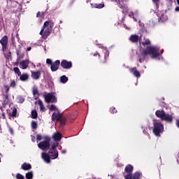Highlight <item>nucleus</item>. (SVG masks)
<instances>
[{
  "label": "nucleus",
  "instance_id": "24",
  "mask_svg": "<svg viewBox=\"0 0 179 179\" xmlns=\"http://www.w3.org/2000/svg\"><path fill=\"white\" fill-rule=\"evenodd\" d=\"M52 121H58L59 120V113H54L52 115Z\"/></svg>",
  "mask_w": 179,
  "mask_h": 179
},
{
  "label": "nucleus",
  "instance_id": "49",
  "mask_svg": "<svg viewBox=\"0 0 179 179\" xmlns=\"http://www.w3.org/2000/svg\"><path fill=\"white\" fill-rule=\"evenodd\" d=\"M175 12H177V13H179V6H176L175 8Z\"/></svg>",
  "mask_w": 179,
  "mask_h": 179
},
{
  "label": "nucleus",
  "instance_id": "45",
  "mask_svg": "<svg viewBox=\"0 0 179 179\" xmlns=\"http://www.w3.org/2000/svg\"><path fill=\"white\" fill-rule=\"evenodd\" d=\"M46 64H48V65H52V60H51L50 59H47Z\"/></svg>",
  "mask_w": 179,
  "mask_h": 179
},
{
  "label": "nucleus",
  "instance_id": "13",
  "mask_svg": "<svg viewBox=\"0 0 179 179\" xmlns=\"http://www.w3.org/2000/svg\"><path fill=\"white\" fill-rule=\"evenodd\" d=\"M141 39V36L136 34H131L129 37V41L131 43H138L139 40Z\"/></svg>",
  "mask_w": 179,
  "mask_h": 179
},
{
  "label": "nucleus",
  "instance_id": "35",
  "mask_svg": "<svg viewBox=\"0 0 179 179\" xmlns=\"http://www.w3.org/2000/svg\"><path fill=\"white\" fill-rule=\"evenodd\" d=\"M95 8L102 9V8H104V3L95 4Z\"/></svg>",
  "mask_w": 179,
  "mask_h": 179
},
{
  "label": "nucleus",
  "instance_id": "21",
  "mask_svg": "<svg viewBox=\"0 0 179 179\" xmlns=\"http://www.w3.org/2000/svg\"><path fill=\"white\" fill-rule=\"evenodd\" d=\"M20 79L22 82H24V81L27 80V79H29V75H27V73H23L22 75L20 74Z\"/></svg>",
  "mask_w": 179,
  "mask_h": 179
},
{
  "label": "nucleus",
  "instance_id": "11",
  "mask_svg": "<svg viewBox=\"0 0 179 179\" xmlns=\"http://www.w3.org/2000/svg\"><path fill=\"white\" fill-rule=\"evenodd\" d=\"M31 76L34 80H38V79H40V77L41 76V71H31Z\"/></svg>",
  "mask_w": 179,
  "mask_h": 179
},
{
  "label": "nucleus",
  "instance_id": "44",
  "mask_svg": "<svg viewBox=\"0 0 179 179\" xmlns=\"http://www.w3.org/2000/svg\"><path fill=\"white\" fill-rule=\"evenodd\" d=\"M17 100L19 103H23L24 101V99H23L22 96H18Z\"/></svg>",
  "mask_w": 179,
  "mask_h": 179
},
{
  "label": "nucleus",
  "instance_id": "34",
  "mask_svg": "<svg viewBox=\"0 0 179 179\" xmlns=\"http://www.w3.org/2000/svg\"><path fill=\"white\" fill-rule=\"evenodd\" d=\"M16 179H24V176L20 173H17L15 176Z\"/></svg>",
  "mask_w": 179,
  "mask_h": 179
},
{
  "label": "nucleus",
  "instance_id": "32",
  "mask_svg": "<svg viewBox=\"0 0 179 179\" xmlns=\"http://www.w3.org/2000/svg\"><path fill=\"white\" fill-rule=\"evenodd\" d=\"M4 52V55L6 58H8V59L12 58V52H10V51L8 52L7 53H6V52Z\"/></svg>",
  "mask_w": 179,
  "mask_h": 179
},
{
  "label": "nucleus",
  "instance_id": "3",
  "mask_svg": "<svg viewBox=\"0 0 179 179\" xmlns=\"http://www.w3.org/2000/svg\"><path fill=\"white\" fill-rule=\"evenodd\" d=\"M52 27H54V23L51 21H46L40 31L41 36H42L43 38H47V37L51 34Z\"/></svg>",
  "mask_w": 179,
  "mask_h": 179
},
{
  "label": "nucleus",
  "instance_id": "54",
  "mask_svg": "<svg viewBox=\"0 0 179 179\" xmlns=\"http://www.w3.org/2000/svg\"><path fill=\"white\" fill-rule=\"evenodd\" d=\"M168 1H169V2H172L173 1V0H168ZM176 2L178 3V5L179 6V0H176Z\"/></svg>",
  "mask_w": 179,
  "mask_h": 179
},
{
  "label": "nucleus",
  "instance_id": "39",
  "mask_svg": "<svg viewBox=\"0 0 179 179\" xmlns=\"http://www.w3.org/2000/svg\"><path fill=\"white\" fill-rule=\"evenodd\" d=\"M10 86V87H16V81L12 80Z\"/></svg>",
  "mask_w": 179,
  "mask_h": 179
},
{
  "label": "nucleus",
  "instance_id": "23",
  "mask_svg": "<svg viewBox=\"0 0 179 179\" xmlns=\"http://www.w3.org/2000/svg\"><path fill=\"white\" fill-rule=\"evenodd\" d=\"M141 129L143 130V134L144 135H149V132H148V126L146 125H143L141 126Z\"/></svg>",
  "mask_w": 179,
  "mask_h": 179
},
{
  "label": "nucleus",
  "instance_id": "42",
  "mask_svg": "<svg viewBox=\"0 0 179 179\" xmlns=\"http://www.w3.org/2000/svg\"><path fill=\"white\" fill-rule=\"evenodd\" d=\"M152 2L156 4V8H159V3H160V0H152Z\"/></svg>",
  "mask_w": 179,
  "mask_h": 179
},
{
  "label": "nucleus",
  "instance_id": "38",
  "mask_svg": "<svg viewBox=\"0 0 179 179\" xmlns=\"http://www.w3.org/2000/svg\"><path fill=\"white\" fill-rule=\"evenodd\" d=\"M16 114H17V110L16 108L13 109L11 113L12 117H16Z\"/></svg>",
  "mask_w": 179,
  "mask_h": 179
},
{
  "label": "nucleus",
  "instance_id": "19",
  "mask_svg": "<svg viewBox=\"0 0 179 179\" xmlns=\"http://www.w3.org/2000/svg\"><path fill=\"white\" fill-rule=\"evenodd\" d=\"M142 178V173L137 171L133 174L132 179H141Z\"/></svg>",
  "mask_w": 179,
  "mask_h": 179
},
{
  "label": "nucleus",
  "instance_id": "36",
  "mask_svg": "<svg viewBox=\"0 0 179 179\" xmlns=\"http://www.w3.org/2000/svg\"><path fill=\"white\" fill-rule=\"evenodd\" d=\"M167 19V16L162 15L160 17H159V20H161L162 22H166V20Z\"/></svg>",
  "mask_w": 179,
  "mask_h": 179
},
{
  "label": "nucleus",
  "instance_id": "20",
  "mask_svg": "<svg viewBox=\"0 0 179 179\" xmlns=\"http://www.w3.org/2000/svg\"><path fill=\"white\" fill-rule=\"evenodd\" d=\"M133 170H134V166H132V165H127L125 167L124 171L126 173H132Z\"/></svg>",
  "mask_w": 179,
  "mask_h": 179
},
{
  "label": "nucleus",
  "instance_id": "10",
  "mask_svg": "<svg viewBox=\"0 0 179 179\" xmlns=\"http://www.w3.org/2000/svg\"><path fill=\"white\" fill-rule=\"evenodd\" d=\"M29 64H30L29 59H26L20 63L19 67L21 69H27L29 68Z\"/></svg>",
  "mask_w": 179,
  "mask_h": 179
},
{
  "label": "nucleus",
  "instance_id": "8",
  "mask_svg": "<svg viewBox=\"0 0 179 179\" xmlns=\"http://www.w3.org/2000/svg\"><path fill=\"white\" fill-rule=\"evenodd\" d=\"M61 66L64 69H71V68H72V62H68L64 59L61 62Z\"/></svg>",
  "mask_w": 179,
  "mask_h": 179
},
{
  "label": "nucleus",
  "instance_id": "51",
  "mask_svg": "<svg viewBox=\"0 0 179 179\" xmlns=\"http://www.w3.org/2000/svg\"><path fill=\"white\" fill-rule=\"evenodd\" d=\"M5 87H6V92H9V86L6 85Z\"/></svg>",
  "mask_w": 179,
  "mask_h": 179
},
{
  "label": "nucleus",
  "instance_id": "1",
  "mask_svg": "<svg viewBox=\"0 0 179 179\" xmlns=\"http://www.w3.org/2000/svg\"><path fill=\"white\" fill-rule=\"evenodd\" d=\"M147 55H150L152 59H155V61L163 59V57L160 55V46L159 45L149 46L143 50L140 55L139 62H143Z\"/></svg>",
  "mask_w": 179,
  "mask_h": 179
},
{
  "label": "nucleus",
  "instance_id": "48",
  "mask_svg": "<svg viewBox=\"0 0 179 179\" xmlns=\"http://www.w3.org/2000/svg\"><path fill=\"white\" fill-rule=\"evenodd\" d=\"M42 15H43V13L41 14L40 12H38L37 14H36V17H40V16H41Z\"/></svg>",
  "mask_w": 179,
  "mask_h": 179
},
{
  "label": "nucleus",
  "instance_id": "37",
  "mask_svg": "<svg viewBox=\"0 0 179 179\" xmlns=\"http://www.w3.org/2000/svg\"><path fill=\"white\" fill-rule=\"evenodd\" d=\"M132 177H133L132 173H127V174L124 176L125 179H132Z\"/></svg>",
  "mask_w": 179,
  "mask_h": 179
},
{
  "label": "nucleus",
  "instance_id": "53",
  "mask_svg": "<svg viewBox=\"0 0 179 179\" xmlns=\"http://www.w3.org/2000/svg\"><path fill=\"white\" fill-rule=\"evenodd\" d=\"M96 55H99V57H100L99 52H96L95 53H94V57H96Z\"/></svg>",
  "mask_w": 179,
  "mask_h": 179
},
{
  "label": "nucleus",
  "instance_id": "12",
  "mask_svg": "<svg viewBox=\"0 0 179 179\" xmlns=\"http://www.w3.org/2000/svg\"><path fill=\"white\" fill-rule=\"evenodd\" d=\"M162 121H165L166 122L171 123L173 122V115L165 113Z\"/></svg>",
  "mask_w": 179,
  "mask_h": 179
},
{
  "label": "nucleus",
  "instance_id": "14",
  "mask_svg": "<svg viewBox=\"0 0 179 179\" xmlns=\"http://www.w3.org/2000/svg\"><path fill=\"white\" fill-rule=\"evenodd\" d=\"M129 72L134 75L136 78H139L141 76V73L136 69V67L130 68Z\"/></svg>",
  "mask_w": 179,
  "mask_h": 179
},
{
  "label": "nucleus",
  "instance_id": "28",
  "mask_svg": "<svg viewBox=\"0 0 179 179\" xmlns=\"http://www.w3.org/2000/svg\"><path fill=\"white\" fill-rule=\"evenodd\" d=\"M27 179H33V172H27L25 175Z\"/></svg>",
  "mask_w": 179,
  "mask_h": 179
},
{
  "label": "nucleus",
  "instance_id": "47",
  "mask_svg": "<svg viewBox=\"0 0 179 179\" xmlns=\"http://www.w3.org/2000/svg\"><path fill=\"white\" fill-rule=\"evenodd\" d=\"M110 110H112V113H113V114H115V113H117V109H115V108H114V107H112V108H110Z\"/></svg>",
  "mask_w": 179,
  "mask_h": 179
},
{
  "label": "nucleus",
  "instance_id": "46",
  "mask_svg": "<svg viewBox=\"0 0 179 179\" xmlns=\"http://www.w3.org/2000/svg\"><path fill=\"white\" fill-rule=\"evenodd\" d=\"M129 17H133V19H134V21L135 22H136V18H135V16H134V13H130L129 14Z\"/></svg>",
  "mask_w": 179,
  "mask_h": 179
},
{
  "label": "nucleus",
  "instance_id": "18",
  "mask_svg": "<svg viewBox=\"0 0 179 179\" xmlns=\"http://www.w3.org/2000/svg\"><path fill=\"white\" fill-rule=\"evenodd\" d=\"M99 48H101V50H103L105 54L104 57L105 58H107V57H108V55H110V52H108V50H107V48L99 45Z\"/></svg>",
  "mask_w": 179,
  "mask_h": 179
},
{
  "label": "nucleus",
  "instance_id": "4",
  "mask_svg": "<svg viewBox=\"0 0 179 179\" xmlns=\"http://www.w3.org/2000/svg\"><path fill=\"white\" fill-rule=\"evenodd\" d=\"M164 131V126L159 120H154L152 132L155 136H160L161 134H163Z\"/></svg>",
  "mask_w": 179,
  "mask_h": 179
},
{
  "label": "nucleus",
  "instance_id": "55",
  "mask_svg": "<svg viewBox=\"0 0 179 179\" xmlns=\"http://www.w3.org/2000/svg\"><path fill=\"white\" fill-rule=\"evenodd\" d=\"M31 47H28L27 48V51H31Z\"/></svg>",
  "mask_w": 179,
  "mask_h": 179
},
{
  "label": "nucleus",
  "instance_id": "30",
  "mask_svg": "<svg viewBox=\"0 0 179 179\" xmlns=\"http://www.w3.org/2000/svg\"><path fill=\"white\" fill-rule=\"evenodd\" d=\"M31 117H32V118H34V120H36V118H37V117H38L37 110L31 111Z\"/></svg>",
  "mask_w": 179,
  "mask_h": 179
},
{
  "label": "nucleus",
  "instance_id": "22",
  "mask_svg": "<svg viewBox=\"0 0 179 179\" xmlns=\"http://www.w3.org/2000/svg\"><path fill=\"white\" fill-rule=\"evenodd\" d=\"M38 104L40 107L41 111H45V107H44V104L43 103V101L41 100H38Z\"/></svg>",
  "mask_w": 179,
  "mask_h": 179
},
{
  "label": "nucleus",
  "instance_id": "15",
  "mask_svg": "<svg viewBox=\"0 0 179 179\" xmlns=\"http://www.w3.org/2000/svg\"><path fill=\"white\" fill-rule=\"evenodd\" d=\"M165 114L166 112H164L163 110H158L155 112L156 117H157V118H161L162 120H163Z\"/></svg>",
  "mask_w": 179,
  "mask_h": 179
},
{
  "label": "nucleus",
  "instance_id": "17",
  "mask_svg": "<svg viewBox=\"0 0 179 179\" xmlns=\"http://www.w3.org/2000/svg\"><path fill=\"white\" fill-rule=\"evenodd\" d=\"M21 169L22 170L24 171H27V170H30V169H31V165L30 164H27V163H24L21 165Z\"/></svg>",
  "mask_w": 179,
  "mask_h": 179
},
{
  "label": "nucleus",
  "instance_id": "9",
  "mask_svg": "<svg viewBox=\"0 0 179 179\" xmlns=\"http://www.w3.org/2000/svg\"><path fill=\"white\" fill-rule=\"evenodd\" d=\"M59 64H61V62L59 60H56L51 64L50 69L52 72H57V71H58V69L59 68Z\"/></svg>",
  "mask_w": 179,
  "mask_h": 179
},
{
  "label": "nucleus",
  "instance_id": "57",
  "mask_svg": "<svg viewBox=\"0 0 179 179\" xmlns=\"http://www.w3.org/2000/svg\"><path fill=\"white\" fill-rule=\"evenodd\" d=\"M34 68H36V64H34Z\"/></svg>",
  "mask_w": 179,
  "mask_h": 179
},
{
  "label": "nucleus",
  "instance_id": "29",
  "mask_svg": "<svg viewBox=\"0 0 179 179\" xmlns=\"http://www.w3.org/2000/svg\"><path fill=\"white\" fill-rule=\"evenodd\" d=\"M13 71H14L15 73H17V75H18V76H20V75H22L20 70L17 67H14Z\"/></svg>",
  "mask_w": 179,
  "mask_h": 179
},
{
  "label": "nucleus",
  "instance_id": "43",
  "mask_svg": "<svg viewBox=\"0 0 179 179\" xmlns=\"http://www.w3.org/2000/svg\"><path fill=\"white\" fill-rule=\"evenodd\" d=\"M17 55H18L17 59V62H19L20 59H22V58H23L24 55H19V52H17Z\"/></svg>",
  "mask_w": 179,
  "mask_h": 179
},
{
  "label": "nucleus",
  "instance_id": "40",
  "mask_svg": "<svg viewBox=\"0 0 179 179\" xmlns=\"http://www.w3.org/2000/svg\"><path fill=\"white\" fill-rule=\"evenodd\" d=\"M49 108L50 111H55L57 110V106H55V105H51Z\"/></svg>",
  "mask_w": 179,
  "mask_h": 179
},
{
  "label": "nucleus",
  "instance_id": "5",
  "mask_svg": "<svg viewBox=\"0 0 179 179\" xmlns=\"http://www.w3.org/2000/svg\"><path fill=\"white\" fill-rule=\"evenodd\" d=\"M43 141L38 144V148L41 149V150H45V149H50V142L51 141V138L48 136H43Z\"/></svg>",
  "mask_w": 179,
  "mask_h": 179
},
{
  "label": "nucleus",
  "instance_id": "58",
  "mask_svg": "<svg viewBox=\"0 0 179 179\" xmlns=\"http://www.w3.org/2000/svg\"><path fill=\"white\" fill-rule=\"evenodd\" d=\"M32 141H33V142H34V138H32Z\"/></svg>",
  "mask_w": 179,
  "mask_h": 179
},
{
  "label": "nucleus",
  "instance_id": "2",
  "mask_svg": "<svg viewBox=\"0 0 179 179\" xmlns=\"http://www.w3.org/2000/svg\"><path fill=\"white\" fill-rule=\"evenodd\" d=\"M58 145V143H53L48 154L45 152L41 153V157L45 163H50L51 159L55 160V159H58V150H57Z\"/></svg>",
  "mask_w": 179,
  "mask_h": 179
},
{
  "label": "nucleus",
  "instance_id": "52",
  "mask_svg": "<svg viewBox=\"0 0 179 179\" xmlns=\"http://www.w3.org/2000/svg\"><path fill=\"white\" fill-rule=\"evenodd\" d=\"M62 155H65V153H66V150H62Z\"/></svg>",
  "mask_w": 179,
  "mask_h": 179
},
{
  "label": "nucleus",
  "instance_id": "41",
  "mask_svg": "<svg viewBox=\"0 0 179 179\" xmlns=\"http://www.w3.org/2000/svg\"><path fill=\"white\" fill-rule=\"evenodd\" d=\"M43 138H44V136H41V134H37L36 136L37 141H42Z\"/></svg>",
  "mask_w": 179,
  "mask_h": 179
},
{
  "label": "nucleus",
  "instance_id": "56",
  "mask_svg": "<svg viewBox=\"0 0 179 179\" xmlns=\"http://www.w3.org/2000/svg\"><path fill=\"white\" fill-rule=\"evenodd\" d=\"M36 66L38 68V67H40V66H41V63H38L37 64H36Z\"/></svg>",
  "mask_w": 179,
  "mask_h": 179
},
{
  "label": "nucleus",
  "instance_id": "50",
  "mask_svg": "<svg viewBox=\"0 0 179 179\" xmlns=\"http://www.w3.org/2000/svg\"><path fill=\"white\" fill-rule=\"evenodd\" d=\"M9 132L11 135H13V129L9 128Z\"/></svg>",
  "mask_w": 179,
  "mask_h": 179
},
{
  "label": "nucleus",
  "instance_id": "26",
  "mask_svg": "<svg viewBox=\"0 0 179 179\" xmlns=\"http://www.w3.org/2000/svg\"><path fill=\"white\" fill-rule=\"evenodd\" d=\"M119 7L120 8V9H122V13H128V6L120 5Z\"/></svg>",
  "mask_w": 179,
  "mask_h": 179
},
{
  "label": "nucleus",
  "instance_id": "33",
  "mask_svg": "<svg viewBox=\"0 0 179 179\" xmlns=\"http://www.w3.org/2000/svg\"><path fill=\"white\" fill-rule=\"evenodd\" d=\"M31 126L32 129H37V122L36 121H32L31 123Z\"/></svg>",
  "mask_w": 179,
  "mask_h": 179
},
{
  "label": "nucleus",
  "instance_id": "59",
  "mask_svg": "<svg viewBox=\"0 0 179 179\" xmlns=\"http://www.w3.org/2000/svg\"><path fill=\"white\" fill-rule=\"evenodd\" d=\"M0 163H1V158H0Z\"/></svg>",
  "mask_w": 179,
  "mask_h": 179
},
{
  "label": "nucleus",
  "instance_id": "27",
  "mask_svg": "<svg viewBox=\"0 0 179 179\" xmlns=\"http://www.w3.org/2000/svg\"><path fill=\"white\" fill-rule=\"evenodd\" d=\"M60 82L61 83H66V82H68V77H66V76H62L60 78Z\"/></svg>",
  "mask_w": 179,
  "mask_h": 179
},
{
  "label": "nucleus",
  "instance_id": "6",
  "mask_svg": "<svg viewBox=\"0 0 179 179\" xmlns=\"http://www.w3.org/2000/svg\"><path fill=\"white\" fill-rule=\"evenodd\" d=\"M45 101L46 103H57V97L55 96V93H45L43 95Z\"/></svg>",
  "mask_w": 179,
  "mask_h": 179
},
{
  "label": "nucleus",
  "instance_id": "31",
  "mask_svg": "<svg viewBox=\"0 0 179 179\" xmlns=\"http://www.w3.org/2000/svg\"><path fill=\"white\" fill-rule=\"evenodd\" d=\"M33 94H34L35 99H38V90H37V89L33 90Z\"/></svg>",
  "mask_w": 179,
  "mask_h": 179
},
{
  "label": "nucleus",
  "instance_id": "16",
  "mask_svg": "<svg viewBox=\"0 0 179 179\" xmlns=\"http://www.w3.org/2000/svg\"><path fill=\"white\" fill-rule=\"evenodd\" d=\"M52 138L56 142H59V141L62 139V134H61V133L59 132L54 133L52 135Z\"/></svg>",
  "mask_w": 179,
  "mask_h": 179
},
{
  "label": "nucleus",
  "instance_id": "25",
  "mask_svg": "<svg viewBox=\"0 0 179 179\" xmlns=\"http://www.w3.org/2000/svg\"><path fill=\"white\" fill-rule=\"evenodd\" d=\"M140 44L144 45V47L145 45H149L150 44V40H149L148 38H144V41H143L142 43L140 42Z\"/></svg>",
  "mask_w": 179,
  "mask_h": 179
},
{
  "label": "nucleus",
  "instance_id": "7",
  "mask_svg": "<svg viewBox=\"0 0 179 179\" xmlns=\"http://www.w3.org/2000/svg\"><path fill=\"white\" fill-rule=\"evenodd\" d=\"M8 41H9V38L6 35L3 36L2 38L0 40V44L1 45L3 52H5V51H6L8 48Z\"/></svg>",
  "mask_w": 179,
  "mask_h": 179
},
{
  "label": "nucleus",
  "instance_id": "60",
  "mask_svg": "<svg viewBox=\"0 0 179 179\" xmlns=\"http://www.w3.org/2000/svg\"><path fill=\"white\" fill-rule=\"evenodd\" d=\"M162 53H163V50H162Z\"/></svg>",
  "mask_w": 179,
  "mask_h": 179
}]
</instances>
